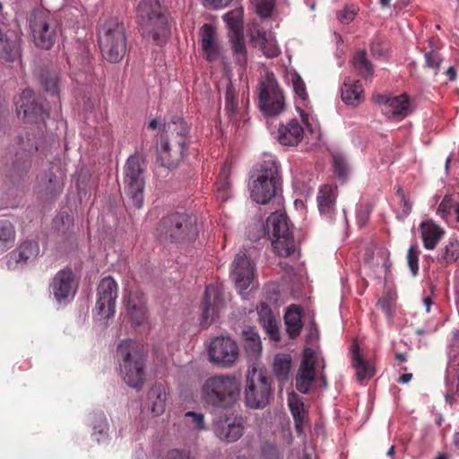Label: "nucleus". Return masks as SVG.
I'll return each mask as SVG.
<instances>
[{"instance_id": "49530a36", "label": "nucleus", "mask_w": 459, "mask_h": 459, "mask_svg": "<svg viewBox=\"0 0 459 459\" xmlns=\"http://www.w3.org/2000/svg\"><path fill=\"white\" fill-rule=\"evenodd\" d=\"M186 423L195 430L201 431L205 429L204 419L202 413L187 411L185 413Z\"/></svg>"}, {"instance_id": "5fc2aeb1", "label": "nucleus", "mask_w": 459, "mask_h": 459, "mask_svg": "<svg viewBox=\"0 0 459 459\" xmlns=\"http://www.w3.org/2000/svg\"><path fill=\"white\" fill-rule=\"evenodd\" d=\"M453 206L452 198L448 195H446L439 204L437 213L443 219L446 220L451 213Z\"/></svg>"}, {"instance_id": "8fccbe9b", "label": "nucleus", "mask_w": 459, "mask_h": 459, "mask_svg": "<svg viewBox=\"0 0 459 459\" xmlns=\"http://www.w3.org/2000/svg\"><path fill=\"white\" fill-rule=\"evenodd\" d=\"M251 2L261 17L267 18L272 15L275 0H251Z\"/></svg>"}, {"instance_id": "f03ea898", "label": "nucleus", "mask_w": 459, "mask_h": 459, "mask_svg": "<svg viewBox=\"0 0 459 459\" xmlns=\"http://www.w3.org/2000/svg\"><path fill=\"white\" fill-rule=\"evenodd\" d=\"M117 356L123 380L131 387L141 388L145 379L143 346L131 339L124 340L117 346Z\"/></svg>"}, {"instance_id": "4d7b16f0", "label": "nucleus", "mask_w": 459, "mask_h": 459, "mask_svg": "<svg viewBox=\"0 0 459 459\" xmlns=\"http://www.w3.org/2000/svg\"><path fill=\"white\" fill-rule=\"evenodd\" d=\"M454 247V244H450L445 247L443 258L446 264L455 262L459 256L458 250Z\"/></svg>"}, {"instance_id": "680f3d73", "label": "nucleus", "mask_w": 459, "mask_h": 459, "mask_svg": "<svg viewBox=\"0 0 459 459\" xmlns=\"http://www.w3.org/2000/svg\"><path fill=\"white\" fill-rule=\"evenodd\" d=\"M369 219V212L367 210L359 211L357 214V223L359 227H363L367 224Z\"/></svg>"}, {"instance_id": "393cba45", "label": "nucleus", "mask_w": 459, "mask_h": 459, "mask_svg": "<svg viewBox=\"0 0 459 459\" xmlns=\"http://www.w3.org/2000/svg\"><path fill=\"white\" fill-rule=\"evenodd\" d=\"M337 196L338 189L336 185L325 184L319 187L316 202L321 216L327 220L333 218Z\"/></svg>"}, {"instance_id": "412c9836", "label": "nucleus", "mask_w": 459, "mask_h": 459, "mask_svg": "<svg viewBox=\"0 0 459 459\" xmlns=\"http://www.w3.org/2000/svg\"><path fill=\"white\" fill-rule=\"evenodd\" d=\"M232 277L236 287L240 290H247L255 280V267L245 253L236 255L232 264Z\"/></svg>"}, {"instance_id": "79ce46f5", "label": "nucleus", "mask_w": 459, "mask_h": 459, "mask_svg": "<svg viewBox=\"0 0 459 459\" xmlns=\"http://www.w3.org/2000/svg\"><path fill=\"white\" fill-rule=\"evenodd\" d=\"M93 435L97 441L103 442L108 439V419L103 412H98L92 418Z\"/></svg>"}, {"instance_id": "6ab92c4d", "label": "nucleus", "mask_w": 459, "mask_h": 459, "mask_svg": "<svg viewBox=\"0 0 459 459\" xmlns=\"http://www.w3.org/2000/svg\"><path fill=\"white\" fill-rule=\"evenodd\" d=\"M377 102L380 104L384 114L394 119H403L413 110V106L406 93L399 96L379 95Z\"/></svg>"}, {"instance_id": "69168bd1", "label": "nucleus", "mask_w": 459, "mask_h": 459, "mask_svg": "<svg viewBox=\"0 0 459 459\" xmlns=\"http://www.w3.org/2000/svg\"><path fill=\"white\" fill-rule=\"evenodd\" d=\"M446 74L448 76L450 81H455L456 78V71L453 66H450L446 71Z\"/></svg>"}, {"instance_id": "a18cd8bd", "label": "nucleus", "mask_w": 459, "mask_h": 459, "mask_svg": "<svg viewBox=\"0 0 459 459\" xmlns=\"http://www.w3.org/2000/svg\"><path fill=\"white\" fill-rule=\"evenodd\" d=\"M396 303V295L388 290L384 292L377 302V307L381 309L389 319H392Z\"/></svg>"}, {"instance_id": "c85d7f7f", "label": "nucleus", "mask_w": 459, "mask_h": 459, "mask_svg": "<svg viewBox=\"0 0 459 459\" xmlns=\"http://www.w3.org/2000/svg\"><path fill=\"white\" fill-rule=\"evenodd\" d=\"M341 91L342 100L346 105L357 107L364 100V90L359 80L346 78Z\"/></svg>"}, {"instance_id": "13d9d810", "label": "nucleus", "mask_w": 459, "mask_h": 459, "mask_svg": "<svg viewBox=\"0 0 459 459\" xmlns=\"http://www.w3.org/2000/svg\"><path fill=\"white\" fill-rule=\"evenodd\" d=\"M333 168L334 172L339 178H344L347 176L348 167L341 158L334 157Z\"/></svg>"}, {"instance_id": "b1692460", "label": "nucleus", "mask_w": 459, "mask_h": 459, "mask_svg": "<svg viewBox=\"0 0 459 459\" xmlns=\"http://www.w3.org/2000/svg\"><path fill=\"white\" fill-rule=\"evenodd\" d=\"M199 36L205 59L209 62L217 61L221 56V48L215 28L212 24L205 23L200 28Z\"/></svg>"}, {"instance_id": "f8f14e48", "label": "nucleus", "mask_w": 459, "mask_h": 459, "mask_svg": "<svg viewBox=\"0 0 459 459\" xmlns=\"http://www.w3.org/2000/svg\"><path fill=\"white\" fill-rule=\"evenodd\" d=\"M21 148L15 153L10 167V176L22 178L26 175L32 167L34 154L39 151L44 143L42 134H30L20 137Z\"/></svg>"}, {"instance_id": "0eeeda50", "label": "nucleus", "mask_w": 459, "mask_h": 459, "mask_svg": "<svg viewBox=\"0 0 459 459\" xmlns=\"http://www.w3.org/2000/svg\"><path fill=\"white\" fill-rule=\"evenodd\" d=\"M264 230L277 255L288 257L295 252L293 234L285 213L281 212L271 213L264 225Z\"/></svg>"}, {"instance_id": "052dcab7", "label": "nucleus", "mask_w": 459, "mask_h": 459, "mask_svg": "<svg viewBox=\"0 0 459 459\" xmlns=\"http://www.w3.org/2000/svg\"><path fill=\"white\" fill-rule=\"evenodd\" d=\"M168 459H192L186 453L178 449H172L168 453Z\"/></svg>"}, {"instance_id": "1a4fd4ad", "label": "nucleus", "mask_w": 459, "mask_h": 459, "mask_svg": "<svg viewBox=\"0 0 459 459\" xmlns=\"http://www.w3.org/2000/svg\"><path fill=\"white\" fill-rule=\"evenodd\" d=\"M29 23L35 45L41 49H50L57 34V22L53 15L47 10H34Z\"/></svg>"}, {"instance_id": "c03bdc74", "label": "nucleus", "mask_w": 459, "mask_h": 459, "mask_svg": "<svg viewBox=\"0 0 459 459\" xmlns=\"http://www.w3.org/2000/svg\"><path fill=\"white\" fill-rule=\"evenodd\" d=\"M59 73L56 71H46L41 75V83L47 92L52 95H58L59 93Z\"/></svg>"}, {"instance_id": "9b49d317", "label": "nucleus", "mask_w": 459, "mask_h": 459, "mask_svg": "<svg viewBox=\"0 0 459 459\" xmlns=\"http://www.w3.org/2000/svg\"><path fill=\"white\" fill-rule=\"evenodd\" d=\"M259 108L266 117L280 115L285 108V98L273 73H267L259 82Z\"/></svg>"}, {"instance_id": "6e6d98bb", "label": "nucleus", "mask_w": 459, "mask_h": 459, "mask_svg": "<svg viewBox=\"0 0 459 459\" xmlns=\"http://www.w3.org/2000/svg\"><path fill=\"white\" fill-rule=\"evenodd\" d=\"M263 455L264 459H282L281 453L272 444H267L263 447Z\"/></svg>"}, {"instance_id": "e433bc0d", "label": "nucleus", "mask_w": 459, "mask_h": 459, "mask_svg": "<svg viewBox=\"0 0 459 459\" xmlns=\"http://www.w3.org/2000/svg\"><path fill=\"white\" fill-rule=\"evenodd\" d=\"M244 349L249 357H256L262 351L261 340L256 330L247 327L242 331Z\"/></svg>"}, {"instance_id": "3c124183", "label": "nucleus", "mask_w": 459, "mask_h": 459, "mask_svg": "<svg viewBox=\"0 0 459 459\" xmlns=\"http://www.w3.org/2000/svg\"><path fill=\"white\" fill-rule=\"evenodd\" d=\"M225 109L230 115H234L238 108L237 91L233 85L230 83L227 86L225 93Z\"/></svg>"}, {"instance_id": "bb28decb", "label": "nucleus", "mask_w": 459, "mask_h": 459, "mask_svg": "<svg viewBox=\"0 0 459 459\" xmlns=\"http://www.w3.org/2000/svg\"><path fill=\"white\" fill-rule=\"evenodd\" d=\"M304 129L296 118L290 119L285 125H281L277 132L279 143L286 146H295L303 138Z\"/></svg>"}, {"instance_id": "9d476101", "label": "nucleus", "mask_w": 459, "mask_h": 459, "mask_svg": "<svg viewBox=\"0 0 459 459\" xmlns=\"http://www.w3.org/2000/svg\"><path fill=\"white\" fill-rule=\"evenodd\" d=\"M173 126H175L174 131L177 133V145L174 146V149L170 147L168 140L163 136L160 137L157 146L158 160L162 166L167 168L178 166L188 146L189 127L187 124L184 120L178 119L177 122H173Z\"/></svg>"}, {"instance_id": "a878e982", "label": "nucleus", "mask_w": 459, "mask_h": 459, "mask_svg": "<svg viewBox=\"0 0 459 459\" xmlns=\"http://www.w3.org/2000/svg\"><path fill=\"white\" fill-rule=\"evenodd\" d=\"M146 299L143 291H130L126 301V312L135 325H142L147 318Z\"/></svg>"}, {"instance_id": "7ed1b4c3", "label": "nucleus", "mask_w": 459, "mask_h": 459, "mask_svg": "<svg viewBox=\"0 0 459 459\" xmlns=\"http://www.w3.org/2000/svg\"><path fill=\"white\" fill-rule=\"evenodd\" d=\"M250 183V196L257 204H264L281 189L280 164L271 155L258 164Z\"/></svg>"}, {"instance_id": "603ef678", "label": "nucleus", "mask_w": 459, "mask_h": 459, "mask_svg": "<svg viewBox=\"0 0 459 459\" xmlns=\"http://www.w3.org/2000/svg\"><path fill=\"white\" fill-rule=\"evenodd\" d=\"M419 255L418 244L412 243L407 252V263L413 275H416L419 271Z\"/></svg>"}, {"instance_id": "a211bd4d", "label": "nucleus", "mask_w": 459, "mask_h": 459, "mask_svg": "<svg viewBox=\"0 0 459 459\" xmlns=\"http://www.w3.org/2000/svg\"><path fill=\"white\" fill-rule=\"evenodd\" d=\"M117 298V284L110 277L103 278L98 285V299L96 307L99 315L104 319H109L115 314L116 299Z\"/></svg>"}, {"instance_id": "72a5a7b5", "label": "nucleus", "mask_w": 459, "mask_h": 459, "mask_svg": "<svg viewBox=\"0 0 459 459\" xmlns=\"http://www.w3.org/2000/svg\"><path fill=\"white\" fill-rule=\"evenodd\" d=\"M46 181L41 180L39 187L40 197L46 201L54 200L63 190V183L53 173L46 174Z\"/></svg>"}, {"instance_id": "774afa93", "label": "nucleus", "mask_w": 459, "mask_h": 459, "mask_svg": "<svg viewBox=\"0 0 459 459\" xmlns=\"http://www.w3.org/2000/svg\"><path fill=\"white\" fill-rule=\"evenodd\" d=\"M309 337L312 338V337H315L316 339L318 337V330L316 326V324L315 322H313L311 324V326H310V329H309Z\"/></svg>"}, {"instance_id": "6e6552de", "label": "nucleus", "mask_w": 459, "mask_h": 459, "mask_svg": "<svg viewBox=\"0 0 459 459\" xmlns=\"http://www.w3.org/2000/svg\"><path fill=\"white\" fill-rule=\"evenodd\" d=\"M144 172L145 167L143 156L139 153L131 155L124 167V185L126 195L138 209L143 204Z\"/></svg>"}, {"instance_id": "37998d69", "label": "nucleus", "mask_w": 459, "mask_h": 459, "mask_svg": "<svg viewBox=\"0 0 459 459\" xmlns=\"http://www.w3.org/2000/svg\"><path fill=\"white\" fill-rule=\"evenodd\" d=\"M291 359L289 355L278 354L273 361V373L278 380L283 381L288 378L290 370Z\"/></svg>"}, {"instance_id": "2f4dec72", "label": "nucleus", "mask_w": 459, "mask_h": 459, "mask_svg": "<svg viewBox=\"0 0 459 459\" xmlns=\"http://www.w3.org/2000/svg\"><path fill=\"white\" fill-rule=\"evenodd\" d=\"M358 344L352 345V366L356 371V377L359 383L365 379L374 377L376 371L373 363L370 360L364 359L359 351Z\"/></svg>"}, {"instance_id": "39448f33", "label": "nucleus", "mask_w": 459, "mask_h": 459, "mask_svg": "<svg viewBox=\"0 0 459 459\" xmlns=\"http://www.w3.org/2000/svg\"><path fill=\"white\" fill-rule=\"evenodd\" d=\"M240 393L235 377L216 375L207 378L201 388V399L207 405L222 408L233 403Z\"/></svg>"}, {"instance_id": "c9c22d12", "label": "nucleus", "mask_w": 459, "mask_h": 459, "mask_svg": "<svg viewBox=\"0 0 459 459\" xmlns=\"http://www.w3.org/2000/svg\"><path fill=\"white\" fill-rule=\"evenodd\" d=\"M16 231L13 223L8 219L0 220V255L10 249L15 242Z\"/></svg>"}, {"instance_id": "4468645a", "label": "nucleus", "mask_w": 459, "mask_h": 459, "mask_svg": "<svg viewBox=\"0 0 459 459\" xmlns=\"http://www.w3.org/2000/svg\"><path fill=\"white\" fill-rule=\"evenodd\" d=\"M78 289V280L69 267L59 270L49 282V291L58 304L71 301Z\"/></svg>"}, {"instance_id": "20e7f679", "label": "nucleus", "mask_w": 459, "mask_h": 459, "mask_svg": "<svg viewBox=\"0 0 459 459\" xmlns=\"http://www.w3.org/2000/svg\"><path fill=\"white\" fill-rule=\"evenodd\" d=\"M98 41L101 54L110 63L120 62L126 53V29L117 18H108L99 25Z\"/></svg>"}, {"instance_id": "ea45409f", "label": "nucleus", "mask_w": 459, "mask_h": 459, "mask_svg": "<svg viewBox=\"0 0 459 459\" xmlns=\"http://www.w3.org/2000/svg\"><path fill=\"white\" fill-rule=\"evenodd\" d=\"M352 65L355 71L364 79H369L374 74L372 63L368 59L367 53L360 50L355 54L352 59Z\"/></svg>"}, {"instance_id": "0e129e2a", "label": "nucleus", "mask_w": 459, "mask_h": 459, "mask_svg": "<svg viewBox=\"0 0 459 459\" xmlns=\"http://www.w3.org/2000/svg\"><path fill=\"white\" fill-rule=\"evenodd\" d=\"M294 420H295V427L298 432L302 431V418H299L297 413L294 412Z\"/></svg>"}, {"instance_id": "5701e85b", "label": "nucleus", "mask_w": 459, "mask_h": 459, "mask_svg": "<svg viewBox=\"0 0 459 459\" xmlns=\"http://www.w3.org/2000/svg\"><path fill=\"white\" fill-rule=\"evenodd\" d=\"M39 245L35 240L22 242L15 249L7 255V266L14 269L17 266H23L33 262L39 255Z\"/></svg>"}, {"instance_id": "473e14b6", "label": "nucleus", "mask_w": 459, "mask_h": 459, "mask_svg": "<svg viewBox=\"0 0 459 459\" xmlns=\"http://www.w3.org/2000/svg\"><path fill=\"white\" fill-rule=\"evenodd\" d=\"M259 322L273 340L280 339L278 322L273 315L272 309L265 303H261L257 307Z\"/></svg>"}, {"instance_id": "2eb2a0df", "label": "nucleus", "mask_w": 459, "mask_h": 459, "mask_svg": "<svg viewBox=\"0 0 459 459\" xmlns=\"http://www.w3.org/2000/svg\"><path fill=\"white\" fill-rule=\"evenodd\" d=\"M18 117L27 122L39 124L44 122L49 114L36 99L35 93L29 89L24 90L15 100Z\"/></svg>"}, {"instance_id": "dca6fc26", "label": "nucleus", "mask_w": 459, "mask_h": 459, "mask_svg": "<svg viewBox=\"0 0 459 459\" xmlns=\"http://www.w3.org/2000/svg\"><path fill=\"white\" fill-rule=\"evenodd\" d=\"M224 307L225 300L219 288L213 285L207 286L201 304L200 325L203 327L210 326L219 318Z\"/></svg>"}, {"instance_id": "4c0bfd02", "label": "nucleus", "mask_w": 459, "mask_h": 459, "mask_svg": "<svg viewBox=\"0 0 459 459\" xmlns=\"http://www.w3.org/2000/svg\"><path fill=\"white\" fill-rule=\"evenodd\" d=\"M0 58L6 62H14L21 58V38H6L0 51Z\"/></svg>"}, {"instance_id": "cd10ccee", "label": "nucleus", "mask_w": 459, "mask_h": 459, "mask_svg": "<svg viewBox=\"0 0 459 459\" xmlns=\"http://www.w3.org/2000/svg\"><path fill=\"white\" fill-rule=\"evenodd\" d=\"M420 230L423 246L429 250L435 249L445 235V230L432 220L422 221L420 225Z\"/></svg>"}, {"instance_id": "09e8293b", "label": "nucleus", "mask_w": 459, "mask_h": 459, "mask_svg": "<svg viewBox=\"0 0 459 459\" xmlns=\"http://www.w3.org/2000/svg\"><path fill=\"white\" fill-rule=\"evenodd\" d=\"M290 82L295 91V94L302 100L307 101L308 100V94L307 92L306 85L300 75L294 73L290 74Z\"/></svg>"}, {"instance_id": "f704fd0d", "label": "nucleus", "mask_w": 459, "mask_h": 459, "mask_svg": "<svg viewBox=\"0 0 459 459\" xmlns=\"http://www.w3.org/2000/svg\"><path fill=\"white\" fill-rule=\"evenodd\" d=\"M302 309L296 305H290L284 315L287 332L291 338L297 337L302 328Z\"/></svg>"}, {"instance_id": "f3484780", "label": "nucleus", "mask_w": 459, "mask_h": 459, "mask_svg": "<svg viewBox=\"0 0 459 459\" xmlns=\"http://www.w3.org/2000/svg\"><path fill=\"white\" fill-rule=\"evenodd\" d=\"M210 359L223 367L232 366L238 358V347L230 337L218 336L209 346Z\"/></svg>"}, {"instance_id": "864d4df0", "label": "nucleus", "mask_w": 459, "mask_h": 459, "mask_svg": "<svg viewBox=\"0 0 459 459\" xmlns=\"http://www.w3.org/2000/svg\"><path fill=\"white\" fill-rule=\"evenodd\" d=\"M358 11L359 8L354 4L345 5L342 10L337 12L336 17L340 22L349 24L354 20Z\"/></svg>"}, {"instance_id": "f257e3e1", "label": "nucleus", "mask_w": 459, "mask_h": 459, "mask_svg": "<svg viewBox=\"0 0 459 459\" xmlns=\"http://www.w3.org/2000/svg\"><path fill=\"white\" fill-rule=\"evenodd\" d=\"M137 18L142 36L156 45L164 44L169 34V15L159 0H141Z\"/></svg>"}, {"instance_id": "ddd939ff", "label": "nucleus", "mask_w": 459, "mask_h": 459, "mask_svg": "<svg viewBox=\"0 0 459 459\" xmlns=\"http://www.w3.org/2000/svg\"><path fill=\"white\" fill-rule=\"evenodd\" d=\"M271 397L272 388L269 379L255 368L248 371L245 389L247 406L252 409H263L269 404Z\"/></svg>"}, {"instance_id": "a19ab883", "label": "nucleus", "mask_w": 459, "mask_h": 459, "mask_svg": "<svg viewBox=\"0 0 459 459\" xmlns=\"http://www.w3.org/2000/svg\"><path fill=\"white\" fill-rule=\"evenodd\" d=\"M223 20L227 23L230 33L229 35H236L243 33V10L236 8L225 13Z\"/></svg>"}, {"instance_id": "aec40b11", "label": "nucleus", "mask_w": 459, "mask_h": 459, "mask_svg": "<svg viewBox=\"0 0 459 459\" xmlns=\"http://www.w3.org/2000/svg\"><path fill=\"white\" fill-rule=\"evenodd\" d=\"M316 362L315 351L310 348H306L303 351L299 373L296 376L295 386L299 393H308L316 377Z\"/></svg>"}, {"instance_id": "de8ad7c7", "label": "nucleus", "mask_w": 459, "mask_h": 459, "mask_svg": "<svg viewBox=\"0 0 459 459\" xmlns=\"http://www.w3.org/2000/svg\"><path fill=\"white\" fill-rule=\"evenodd\" d=\"M425 65L428 68H430L437 74L439 71L440 65L442 63V56L439 52L436 49H431L424 54Z\"/></svg>"}, {"instance_id": "bf43d9fd", "label": "nucleus", "mask_w": 459, "mask_h": 459, "mask_svg": "<svg viewBox=\"0 0 459 459\" xmlns=\"http://www.w3.org/2000/svg\"><path fill=\"white\" fill-rule=\"evenodd\" d=\"M204 6L212 9H222L228 6L232 0H202Z\"/></svg>"}, {"instance_id": "e2e57ef3", "label": "nucleus", "mask_w": 459, "mask_h": 459, "mask_svg": "<svg viewBox=\"0 0 459 459\" xmlns=\"http://www.w3.org/2000/svg\"><path fill=\"white\" fill-rule=\"evenodd\" d=\"M412 378V374L411 373H404L403 375L400 376L399 379H398V383L400 384H408Z\"/></svg>"}, {"instance_id": "423d86ee", "label": "nucleus", "mask_w": 459, "mask_h": 459, "mask_svg": "<svg viewBox=\"0 0 459 459\" xmlns=\"http://www.w3.org/2000/svg\"><path fill=\"white\" fill-rule=\"evenodd\" d=\"M159 236L165 241L183 243L191 241L198 234L197 219L195 216L174 212L163 217L157 229Z\"/></svg>"}, {"instance_id": "7c9ffc66", "label": "nucleus", "mask_w": 459, "mask_h": 459, "mask_svg": "<svg viewBox=\"0 0 459 459\" xmlns=\"http://www.w3.org/2000/svg\"><path fill=\"white\" fill-rule=\"evenodd\" d=\"M251 42L255 47L260 48L265 56L275 57L280 54V48L273 38L267 35L263 29H256L251 34Z\"/></svg>"}, {"instance_id": "4be33fe9", "label": "nucleus", "mask_w": 459, "mask_h": 459, "mask_svg": "<svg viewBox=\"0 0 459 459\" xmlns=\"http://www.w3.org/2000/svg\"><path fill=\"white\" fill-rule=\"evenodd\" d=\"M213 431L220 440L227 443L235 442L244 434V420L242 417L231 416L221 418L213 425Z\"/></svg>"}, {"instance_id": "338daca9", "label": "nucleus", "mask_w": 459, "mask_h": 459, "mask_svg": "<svg viewBox=\"0 0 459 459\" xmlns=\"http://www.w3.org/2000/svg\"><path fill=\"white\" fill-rule=\"evenodd\" d=\"M401 201L403 202V212L405 213H409L411 210V205L409 203V200L407 199L406 196H404V199H401Z\"/></svg>"}, {"instance_id": "c756f323", "label": "nucleus", "mask_w": 459, "mask_h": 459, "mask_svg": "<svg viewBox=\"0 0 459 459\" xmlns=\"http://www.w3.org/2000/svg\"><path fill=\"white\" fill-rule=\"evenodd\" d=\"M167 393L161 384L153 385L147 394V406L154 416L161 415L166 409Z\"/></svg>"}, {"instance_id": "58836bf2", "label": "nucleus", "mask_w": 459, "mask_h": 459, "mask_svg": "<svg viewBox=\"0 0 459 459\" xmlns=\"http://www.w3.org/2000/svg\"><path fill=\"white\" fill-rule=\"evenodd\" d=\"M232 54L238 65L245 67L247 65V48L244 40V34L229 35Z\"/></svg>"}]
</instances>
